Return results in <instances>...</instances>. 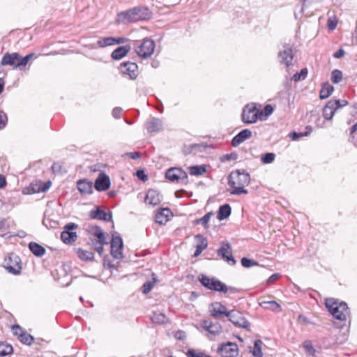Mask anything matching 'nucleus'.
I'll return each instance as SVG.
<instances>
[{
    "instance_id": "obj_15",
    "label": "nucleus",
    "mask_w": 357,
    "mask_h": 357,
    "mask_svg": "<svg viewBox=\"0 0 357 357\" xmlns=\"http://www.w3.org/2000/svg\"><path fill=\"white\" fill-rule=\"evenodd\" d=\"M121 72L128 75L130 79H134L138 75V66L133 62H125L120 65Z\"/></svg>"
},
{
    "instance_id": "obj_4",
    "label": "nucleus",
    "mask_w": 357,
    "mask_h": 357,
    "mask_svg": "<svg viewBox=\"0 0 357 357\" xmlns=\"http://www.w3.org/2000/svg\"><path fill=\"white\" fill-rule=\"evenodd\" d=\"M155 47V42L153 40L145 38L135 44V51L139 57L146 59L153 54Z\"/></svg>"
},
{
    "instance_id": "obj_14",
    "label": "nucleus",
    "mask_w": 357,
    "mask_h": 357,
    "mask_svg": "<svg viewBox=\"0 0 357 357\" xmlns=\"http://www.w3.org/2000/svg\"><path fill=\"white\" fill-rule=\"evenodd\" d=\"M123 241L120 236H113L111 241V255L116 259L123 258Z\"/></svg>"
},
{
    "instance_id": "obj_35",
    "label": "nucleus",
    "mask_w": 357,
    "mask_h": 357,
    "mask_svg": "<svg viewBox=\"0 0 357 357\" xmlns=\"http://www.w3.org/2000/svg\"><path fill=\"white\" fill-rule=\"evenodd\" d=\"M188 170L192 176H201L206 172V168L205 165H194L189 167Z\"/></svg>"
},
{
    "instance_id": "obj_12",
    "label": "nucleus",
    "mask_w": 357,
    "mask_h": 357,
    "mask_svg": "<svg viewBox=\"0 0 357 357\" xmlns=\"http://www.w3.org/2000/svg\"><path fill=\"white\" fill-rule=\"evenodd\" d=\"M217 352L222 357H236L238 354V349L236 344L227 342L220 344Z\"/></svg>"
},
{
    "instance_id": "obj_55",
    "label": "nucleus",
    "mask_w": 357,
    "mask_h": 357,
    "mask_svg": "<svg viewBox=\"0 0 357 357\" xmlns=\"http://www.w3.org/2000/svg\"><path fill=\"white\" fill-rule=\"evenodd\" d=\"M12 331L13 334L18 337V339L20 338V335L24 333L22 328L18 325L13 326Z\"/></svg>"
},
{
    "instance_id": "obj_41",
    "label": "nucleus",
    "mask_w": 357,
    "mask_h": 357,
    "mask_svg": "<svg viewBox=\"0 0 357 357\" xmlns=\"http://www.w3.org/2000/svg\"><path fill=\"white\" fill-rule=\"evenodd\" d=\"M89 232L94 236H96L97 238L102 239V238H106L105 233L102 231L101 228L98 226H92L90 229Z\"/></svg>"
},
{
    "instance_id": "obj_36",
    "label": "nucleus",
    "mask_w": 357,
    "mask_h": 357,
    "mask_svg": "<svg viewBox=\"0 0 357 357\" xmlns=\"http://www.w3.org/2000/svg\"><path fill=\"white\" fill-rule=\"evenodd\" d=\"M151 320L154 324H162L167 322V318L163 313L155 312L151 317Z\"/></svg>"
},
{
    "instance_id": "obj_57",
    "label": "nucleus",
    "mask_w": 357,
    "mask_h": 357,
    "mask_svg": "<svg viewBox=\"0 0 357 357\" xmlns=\"http://www.w3.org/2000/svg\"><path fill=\"white\" fill-rule=\"evenodd\" d=\"M298 322L303 325H305L307 324H312L306 317H305L302 314H300L298 317Z\"/></svg>"
},
{
    "instance_id": "obj_9",
    "label": "nucleus",
    "mask_w": 357,
    "mask_h": 357,
    "mask_svg": "<svg viewBox=\"0 0 357 357\" xmlns=\"http://www.w3.org/2000/svg\"><path fill=\"white\" fill-rule=\"evenodd\" d=\"M229 320L236 326L248 329L250 327L249 321L245 319L242 313L238 310H231L227 314Z\"/></svg>"
},
{
    "instance_id": "obj_32",
    "label": "nucleus",
    "mask_w": 357,
    "mask_h": 357,
    "mask_svg": "<svg viewBox=\"0 0 357 357\" xmlns=\"http://www.w3.org/2000/svg\"><path fill=\"white\" fill-rule=\"evenodd\" d=\"M29 248L31 252L37 257H42L45 253V249L37 243L31 242L29 244Z\"/></svg>"
},
{
    "instance_id": "obj_61",
    "label": "nucleus",
    "mask_w": 357,
    "mask_h": 357,
    "mask_svg": "<svg viewBox=\"0 0 357 357\" xmlns=\"http://www.w3.org/2000/svg\"><path fill=\"white\" fill-rule=\"evenodd\" d=\"M345 54V52L343 49H339L337 52L333 54V57L336 59L342 58Z\"/></svg>"
},
{
    "instance_id": "obj_11",
    "label": "nucleus",
    "mask_w": 357,
    "mask_h": 357,
    "mask_svg": "<svg viewBox=\"0 0 357 357\" xmlns=\"http://www.w3.org/2000/svg\"><path fill=\"white\" fill-rule=\"evenodd\" d=\"M165 177L172 182H185L188 179V175L181 168L172 167L169 169L165 173Z\"/></svg>"
},
{
    "instance_id": "obj_13",
    "label": "nucleus",
    "mask_w": 357,
    "mask_h": 357,
    "mask_svg": "<svg viewBox=\"0 0 357 357\" xmlns=\"http://www.w3.org/2000/svg\"><path fill=\"white\" fill-rule=\"evenodd\" d=\"M218 255L225 259L229 265L236 264V260L232 256L231 247L228 242H222L218 250Z\"/></svg>"
},
{
    "instance_id": "obj_40",
    "label": "nucleus",
    "mask_w": 357,
    "mask_h": 357,
    "mask_svg": "<svg viewBox=\"0 0 357 357\" xmlns=\"http://www.w3.org/2000/svg\"><path fill=\"white\" fill-rule=\"evenodd\" d=\"M13 352V347L4 342H0V356H4L11 354Z\"/></svg>"
},
{
    "instance_id": "obj_49",
    "label": "nucleus",
    "mask_w": 357,
    "mask_h": 357,
    "mask_svg": "<svg viewBox=\"0 0 357 357\" xmlns=\"http://www.w3.org/2000/svg\"><path fill=\"white\" fill-rule=\"evenodd\" d=\"M154 284H155V280L148 281V282H145L142 287V292L145 294L149 293L151 291V289H153Z\"/></svg>"
},
{
    "instance_id": "obj_20",
    "label": "nucleus",
    "mask_w": 357,
    "mask_h": 357,
    "mask_svg": "<svg viewBox=\"0 0 357 357\" xmlns=\"http://www.w3.org/2000/svg\"><path fill=\"white\" fill-rule=\"evenodd\" d=\"M210 311L211 316L215 318H218L222 315L227 317V314L229 313V312L227 310V307L224 305L218 302L212 303L211 309Z\"/></svg>"
},
{
    "instance_id": "obj_33",
    "label": "nucleus",
    "mask_w": 357,
    "mask_h": 357,
    "mask_svg": "<svg viewBox=\"0 0 357 357\" xmlns=\"http://www.w3.org/2000/svg\"><path fill=\"white\" fill-rule=\"evenodd\" d=\"M334 90L333 86L329 83H324L320 91L319 97L321 99L328 98Z\"/></svg>"
},
{
    "instance_id": "obj_34",
    "label": "nucleus",
    "mask_w": 357,
    "mask_h": 357,
    "mask_svg": "<svg viewBox=\"0 0 357 357\" xmlns=\"http://www.w3.org/2000/svg\"><path fill=\"white\" fill-rule=\"evenodd\" d=\"M263 342L260 340H257L254 342V347L252 350H250V352L252 353L253 357H262L263 353H262V347Z\"/></svg>"
},
{
    "instance_id": "obj_46",
    "label": "nucleus",
    "mask_w": 357,
    "mask_h": 357,
    "mask_svg": "<svg viewBox=\"0 0 357 357\" xmlns=\"http://www.w3.org/2000/svg\"><path fill=\"white\" fill-rule=\"evenodd\" d=\"M307 75V68H303L300 73H296L294 75L292 79L294 82H298L301 79H304Z\"/></svg>"
},
{
    "instance_id": "obj_21",
    "label": "nucleus",
    "mask_w": 357,
    "mask_h": 357,
    "mask_svg": "<svg viewBox=\"0 0 357 357\" xmlns=\"http://www.w3.org/2000/svg\"><path fill=\"white\" fill-rule=\"evenodd\" d=\"M171 214L172 212L168 208H161L155 213V221L160 225H165Z\"/></svg>"
},
{
    "instance_id": "obj_5",
    "label": "nucleus",
    "mask_w": 357,
    "mask_h": 357,
    "mask_svg": "<svg viewBox=\"0 0 357 357\" xmlns=\"http://www.w3.org/2000/svg\"><path fill=\"white\" fill-rule=\"evenodd\" d=\"M348 105L346 100H329L323 109V116L326 120H331L335 112Z\"/></svg>"
},
{
    "instance_id": "obj_23",
    "label": "nucleus",
    "mask_w": 357,
    "mask_h": 357,
    "mask_svg": "<svg viewBox=\"0 0 357 357\" xmlns=\"http://www.w3.org/2000/svg\"><path fill=\"white\" fill-rule=\"evenodd\" d=\"M77 187L82 194L90 195L93 192V183L86 179L78 181Z\"/></svg>"
},
{
    "instance_id": "obj_39",
    "label": "nucleus",
    "mask_w": 357,
    "mask_h": 357,
    "mask_svg": "<svg viewBox=\"0 0 357 357\" xmlns=\"http://www.w3.org/2000/svg\"><path fill=\"white\" fill-rule=\"evenodd\" d=\"M77 254L82 260L90 261L93 259V254L91 251L84 250L82 249H78Z\"/></svg>"
},
{
    "instance_id": "obj_63",
    "label": "nucleus",
    "mask_w": 357,
    "mask_h": 357,
    "mask_svg": "<svg viewBox=\"0 0 357 357\" xmlns=\"http://www.w3.org/2000/svg\"><path fill=\"white\" fill-rule=\"evenodd\" d=\"M175 337L178 340H183L185 337V333L183 331H178L176 333Z\"/></svg>"
},
{
    "instance_id": "obj_26",
    "label": "nucleus",
    "mask_w": 357,
    "mask_h": 357,
    "mask_svg": "<svg viewBox=\"0 0 357 357\" xmlns=\"http://www.w3.org/2000/svg\"><path fill=\"white\" fill-rule=\"evenodd\" d=\"M130 50V45L118 47L113 50L111 56L114 60H120L128 54Z\"/></svg>"
},
{
    "instance_id": "obj_45",
    "label": "nucleus",
    "mask_w": 357,
    "mask_h": 357,
    "mask_svg": "<svg viewBox=\"0 0 357 357\" xmlns=\"http://www.w3.org/2000/svg\"><path fill=\"white\" fill-rule=\"evenodd\" d=\"M342 79V73L339 70H334L331 74V80L334 84L339 83Z\"/></svg>"
},
{
    "instance_id": "obj_1",
    "label": "nucleus",
    "mask_w": 357,
    "mask_h": 357,
    "mask_svg": "<svg viewBox=\"0 0 357 357\" xmlns=\"http://www.w3.org/2000/svg\"><path fill=\"white\" fill-rule=\"evenodd\" d=\"M152 16L153 13L148 7L136 6L119 13L116 16V22L148 21L152 18Z\"/></svg>"
},
{
    "instance_id": "obj_43",
    "label": "nucleus",
    "mask_w": 357,
    "mask_h": 357,
    "mask_svg": "<svg viewBox=\"0 0 357 357\" xmlns=\"http://www.w3.org/2000/svg\"><path fill=\"white\" fill-rule=\"evenodd\" d=\"M34 338L30 334L24 332L20 335L19 340L23 344L31 345L33 342Z\"/></svg>"
},
{
    "instance_id": "obj_51",
    "label": "nucleus",
    "mask_w": 357,
    "mask_h": 357,
    "mask_svg": "<svg viewBox=\"0 0 357 357\" xmlns=\"http://www.w3.org/2000/svg\"><path fill=\"white\" fill-rule=\"evenodd\" d=\"M6 268L9 273L16 275L20 273L21 267L18 264H16L15 266L6 264Z\"/></svg>"
},
{
    "instance_id": "obj_27",
    "label": "nucleus",
    "mask_w": 357,
    "mask_h": 357,
    "mask_svg": "<svg viewBox=\"0 0 357 357\" xmlns=\"http://www.w3.org/2000/svg\"><path fill=\"white\" fill-rule=\"evenodd\" d=\"M316 3L317 0H303V5L301 8V13H303L306 17L310 16L311 15L312 10H307L310 8H311V10L316 9Z\"/></svg>"
},
{
    "instance_id": "obj_64",
    "label": "nucleus",
    "mask_w": 357,
    "mask_h": 357,
    "mask_svg": "<svg viewBox=\"0 0 357 357\" xmlns=\"http://www.w3.org/2000/svg\"><path fill=\"white\" fill-rule=\"evenodd\" d=\"M50 185H51V182H50V181H48V182H47V183H44V184H43V188H42L41 189H38V190H37V192H40V191L45 192V191H46L47 189H49V188H50Z\"/></svg>"
},
{
    "instance_id": "obj_22",
    "label": "nucleus",
    "mask_w": 357,
    "mask_h": 357,
    "mask_svg": "<svg viewBox=\"0 0 357 357\" xmlns=\"http://www.w3.org/2000/svg\"><path fill=\"white\" fill-rule=\"evenodd\" d=\"M90 217L92 219L110 221L112 220V213H107L97 207L96 209L91 211Z\"/></svg>"
},
{
    "instance_id": "obj_3",
    "label": "nucleus",
    "mask_w": 357,
    "mask_h": 357,
    "mask_svg": "<svg viewBox=\"0 0 357 357\" xmlns=\"http://www.w3.org/2000/svg\"><path fill=\"white\" fill-rule=\"evenodd\" d=\"M326 306L333 317L337 320L344 321L349 314V309L344 302H339L334 298L326 300Z\"/></svg>"
},
{
    "instance_id": "obj_19",
    "label": "nucleus",
    "mask_w": 357,
    "mask_h": 357,
    "mask_svg": "<svg viewBox=\"0 0 357 357\" xmlns=\"http://www.w3.org/2000/svg\"><path fill=\"white\" fill-rule=\"evenodd\" d=\"M252 136V132L249 129H244L238 132L231 140V145L238 146L241 143L248 139Z\"/></svg>"
},
{
    "instance_id": "obj_25",
    "label": "nucleus",
    "mask_w": 357,
    "mask_h": 357,
    "mask_svg": "<svg viewBox=\"0 0 357 357\" xmlns=\"http://www.w3.org/2000/svg\"><path fill=\"white\" fill-rule=\"evenodd\" d=\"M146 128L149 132H155L162 128V122L157 118H151L146 123Z\"/></svg>"
},
{
    "instance_id": "obj_16",
    "label": "nucleus",
    "mask_w": 357,
    "mask_h": 357,
    "mask_svg": "<svg viewBox=\"0 0 357 357\" xmlns=\"http://www.w3.org/2000/svg\"><path fill=\"white\" fill-rule=\"evenodd\" d=\"M110 178L104 173H100L94 183V188L97 191L102 192L108 190L110 187Z\"/></svg>"
},
{
    "instance_id": "obj_42",
    "label": "nucleus",
    "mask_w": 357,
    "mask_h": 357,
    "mask_svg": "<svg viewBox=\"0 0 357 357\" xmlns=\"http://www.w3.org/2000/svg\"><path fill=\"white\" fill-rule=\"evenodd\" d=\"M97 43L101 47L114 45H115V38L107 37V38H100V40H98Z\"/></svg>"
},
{
    "instance_id": "obj_62",
    "label": "nucleus",
    "mask_w": 357,
    "mask_h": 357,
    "mask_svg": "<svg viewBox=\"0 0 357 357\" xmlns=\"http://www.w3.org/2000/svg\"><path fill=\"white\" fill-rule=\"evenodd\" d=\"M23 59V56H22L20 54H19V58L16 61V63H15V68H19L20 70H22L25 68L26 66H18L19 63H20L21 62V60Z\"/></svg>"
},
{
    "instance_id": "obj_38",
    "label": "nucleus",
    "mask_w": 357,
    "mask_h": 357,
    "mask_svg": "<svg viewBox=\"0 0 357 357\" xmlns=\"http://www.w3.org/2000/svg\"><path fill=\"white\" fill-rule=\"evenodd\" d=\"M213 215V212H208L206 214H205L202 218L199 219H197L195 221V223L196 225H202L204 226L205 229L208 228V222L211 218V216Z\"/></svg>"
},
{
    "instance_id": "obj_18",
    "label": "nucleus",
    "mask_w": 357,
    "mask_h": 357,
    "mask_svg": "<svg viewBox=\"0 0 357 357\" xmlns=\"http://www.w3.org/2000/svg\"><path fill=\"white\" fill-rule=\"evenodd\" d=\"M144 201L147 204L156 206L160 203L161 196L157 190L151 189L147 192Z\"/></svg>"
},
{
    "instance_id": "obj_30",
    "label": "nucleus",
    "mask_w": 357,
    "mask_h": 357,
    "mask_svg": "<svg viewBox=\"0 0 357 357\" xmlns=\"http://www.w3.org/2000/svg\"><path fill=\"white\" fill-rule=\"evenodd\" d=\"M91 243L94 250L100 255H101L103 253L104 248L103 245L105 244H107L106 238H102V239H91Z\"/></svg>"
},
{
    "instance_id": "obj_28",
    "label": "nucleus",
    "mask_w": 357,
    "mask_h": 357,
    "mask_svg": "<svg viewBox=\"0 0 357 357\" xmlns=\"http://www.w3.org/2000/svg\"><path fill=\"white\" fill-rule=\"evenodd\" d=\"M259 305L263 308L271 310L275 312H280L282 311L280 305L275 301H262L259 303Z\"/></svg>"
},
{
    "instance_id": "obj_17",
    "label": "nucleus",
    "mask_w": 357,
    "mask_h": 357,
    "mask_svg": "<svg viewBox=\"0 0 357 357\" xmlns=\"http://www.w3.org/2000/svg\"><path fill=\"white\" fill-rule=\"evenodd\" d=\"M202 327L212 335H217L222 333V326L218 322H212L209 320H203L201 322Z\"/></svg>"
},
{
    "instance_id": "obj_7",
    "label": "nucleus",
    "mask_w": 357,
    "mask_h": 357,
    "mask_svg": "<svg viewBox=\"0 0 357 357\" xmlns=\"http://www.w3.org/2000/svg\"><path fill=\"white\" fill-rule=\"evenodd\" d=\"M78 227V225L73 222L66 224L63 227V231L61 234V238L66 244L74 243L77 238V233L73 231Z\"/></svg>"
},
{
    "instance_id": "obj_54",
    "label": "nucleus",
    "mask_w": 357,
    "mask_h": 357,
    "mask_svg": "<svg viewBox=\"0 0 357 357\" xmlns=\"http://www.w3.org/2000/svg\"><path fill=\"white\" fill-rule=\"evenodd\" d=\"M7 120L6 114L3 112H0V130L6 126Z\"/></svg>"
},
{
    "instance_id": "obj_56",
    "label": "nucleus",
    "mask_w": 357,
    "mask_h": 357,
    "mask_svg": "<svg viewBox=\"0 0 357 357\" xmlns=\"http://www.w3.org/2000/svg\"><path fill=\"white\" fill-rule=\"evenodd\" d=\"M223 289H224V290L221 291V292H224V293L229 292L230 294H236L238 291L237 288L233 287H227L225 284V288H223Z\"/></svg>"
},
{
    "instance_id": "obj_48",
    "label": "nucleus",
    "mask_w": 357,
    "mask_h": 357,
    "mask_svg": "<svg viewBox=\"0 0 357 357\" xmlns=\"http://www.w3.org/2000/svg\"><path fill=\"white\" fill-rule=\"evenodd\" d=\"M187 356L188 357H212L202 351H195L194 349H189L187 352Z\"/></svg>"
},
{
    "instance_id": "obj_52",
    "label": "nucleus",
    "mask_w": 357,
    "mask_h": 357,
    "mask_svg": "<svg viewBox=\"0 0 357 357\" xmlns=\"http://www.w3.org/2000/svg\"><path fill=\"white\" fill-rule=\"evenodd\" d=\"M273 112V107L271 105H266L263 111L261 112H259V115H262L263 113L265 114V116H268L269 115H271Z\"/></svg>"
},
{
    "instance_id": "obj_53",
    "label": "nucleus",
    "mask_w": 357,
    "mask_h": 357,
    "mask_svg": "<svg viewBox=\"0 0 357 357\" xmlns=\"http://www.w3.org/2000/svg\"><path fill=\"white\" fill-rule=\"evenodd\" d=\"M34 53H30L26 56H24L23 59L21 60V62L18 64V66H26L29 60L32 59L34 56Z\"/></svg>"
},
{
    "instance_id": "obj_47",
    "label": "nucleus",
    "mask_w": 357,
    "mask_h": 357,
    "mask_svg": "<svg viewBox=\"0 0 357 357\" xmlns=\"http://www.w3.org/2000/svg\"><path fill=\"white\" fill-rule=\"evenodd\" d=\"M241 262L242 266L245 268H250L253 266L259 265L258 262L247 257H243L241 260Z\"/></svg>"
},
{
    "instance_id": "obj_10",
    "label": "nucleus",
    "mask_w": 357,
    "mask_h": 357,
    "mask_svg": "<svg viewBox=\"0 0 357 357\" xmlns=\"http://www.w3.org/2000/svg\"><path fill=\"white\" fill-rule=\"evenodd\" d=\"M294 59V49L293 47L289 44L284 45L283 49L278 53V59L281 64L284 65L289 68L292 65Z\"/></svg>"
},
{
    "instance_id": "obj_31",
    "label": "nucleus",
    "mask_w": 357,
    "mask_h": 357,
    "mask_svg": "<svg viewBox=\"0 0 357 357\" xmlns=\"http://www.w3.org/2000/svg\"><path fill=\"white\" fill-rule=\"evenodd\" d=\"M196 238L199 239V242L196 246V250L194 253L195 257L199 256L202 252L207 248V240L202 235L198 234Z\"/></svg>"
},
{
    "instance_id": "obj_6",
    "label": "nucleus",
    "mask_w": 357,
    "mask_h": 357,
    "mask_svg": "<svg viewBox=\"0 0 357 357\" xmlns=\"http://www.w3.org/2000/svg\"><path fill=\"white\" fill-rule=\"evenodd\" d=\"M242 121L245 123L250 124L255 123L259 116V110L255 103L248 104L242 112Z\"/></svg>"
},
{
    "instance_id": "obj_24",
    "label": "nucleus",
    "mask_w": 357,
    "mask_h": 357,
    "mask_svg": "<svg viewBox=\"0 0 357 357\" xmlns=\"http://www.w3.org/2000/svg\"><path fill=\"white\" fill-rule=\"evenodd\" d=\"M19 58V53L14 52V53H6L3 56L1 61V66H13V68H15L16 61Z\"/></svg>"
},
{
    "instance_id": "obj_50",
    "label": "nucleus",
    "mask_w": 357,
    "mask_h": 357,
    "mask_svg": "<svg viewBox=\"0 0 357 357\" xmlns=\"http://www.w3.org/2000/svg\"><path fill=\"white\" fill-rule=\"evenodd\" d=\"M236 159H237V154L235 153L225 154V155H223L220 158V160L222 162L231 161V160H235Z\"/></svg>"
},
{
    "instance_id": "obj_44",
    "label": "nucleus",
    "mask_w": 357,
    "mask_h": 357,
    "mask_svg": "<svg viewBox=\"0 0 357 357\" xmlns=\"http://www.w3.org/2000/svg\"><path fill=\"white\" fill-rule=\"evenodd\" d=\"M275 159V154L273 153H266L261 155V161L264 164H271Z\"/></svg>"
},
{
    "instance_id": "obj_29",
    "label": "nucleus",
    "mask_w": 357,
    "mask_h": 357,
    "mask_svg": "<svg viewBox=\"0 0 357 357\" xmlns=\"http://www.w3.org/2000/svg\"><path fill=\"white\" fill-rule=\"evenodd\" d=\"M231 206H229V204H225L220 206L218 211L217 218L219 220H223L227 218L231 215Z\"/></svg>"
},
{
    "instance_id": "obj_37",
    "label": "nucleus",
    "mask_w": 357,
    "mask_h": 357,
    "mask_svg": "<svg viewBox=\"0 0 357 357\" xmlns=\"http://www.w3.org/2000/svg\"><path fill=\"white\" fill-rule=\"evenodd\" d=\"M303 347L305 351V354L309 356H314L317 353V350L314 349L310 340H305L303 342Z\"/></svg>"
},
{
    "instance_id": "obj_58",
    "label": "nucleus",
    "mask_w": 357,
    "mask_h": 357,
    "mask_svg": "<svg viewBox=\"0 0 357 357\" xmlns=\"http://www.w3.org/2000/svg\"><path fill=\"white\" fill-rule=\"evenodd\" d=\"M280 277V274H279V273H274V274H273L266 280V284H271L274 281L277 280Z\"/></svg>"
},
{
    "instance_id": "obj_8",
    "label": "nucleus",
    "mask_w": 357,
    "mask_h": 357,
    "mask_svg": "<svg viewBox=\"0 0 357 357\" xmlns=\"http://www.w3.org/2000/svg\"><path fill=\"white\" fill-rule=\"evenodd\" d=\"M199 281L204 287L210 290L221 292V291L224 290L223 288H225V283L215 278H209L202 275L199 278Z\"/></svg>"
},
{
    "instance_id": "obj_60",
    "label": "nucleus",
    "mask_w": 357,
    "mask_h": 357,
    "mask_svg": "<svg viewBox=\"0 0 357 357\" xmlns=\"http://www.w3.org/2000/svg\"><path fill=\"white\" fill-rule=\"evenodd\" d=\"M137 176L139 179L145 181L148 179V176L144 174L143 171H137Z\"/></svg>"
},
{
    "instance_id": "obj_2",
    "label": "nucleus",
    "mask_w": 357,
    "mask_h": 357,
    "mask_svg": "<svg viewBox=\"0 0 357 357\" xmlns=\"http://www.w3.org/2000/svg\"><path fill=\"white\" fill-rule=\"evenodd\" d=\"M250 181V174L245 171L241 172L239 170L231 172L229 176L228 185L233 189L231 195L247 194L248 190L245 186L248 185Z\"/></svg>"
},
{
    "instance_id": "obj_59",
    "label": "nucleus",
    "mask_w": 357,
    "mask_h": 357,
    "mask_svg": "<svg viewBox=\"0 0 357 357\" xmlns=\"http://www.w3.org/2000/svg\"><path fill=\"white\" fill-rule=\"evenodd\" d=\"M121 111H122L121 108H120V107H115V108L112 110V116H113L115 119H119V118H120Z\"/></svg>"
}]
</instances>
